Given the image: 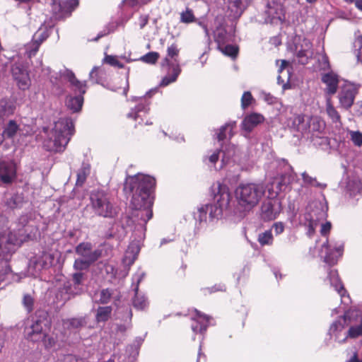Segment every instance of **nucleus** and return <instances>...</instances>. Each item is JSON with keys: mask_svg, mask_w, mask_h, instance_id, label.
I'll use <instances>...</instances> for the list:
<instances>
[{"mask_svg": "<svg viewBox=\"0 0 362 362\" xmlns=\"http://www.w3.org/2000/svg\"><path fill=\"white\" fill-rule=\"evenodd\" d=\"M239 153V150L238 148L233 145L230 144L225 150L223 151V158L221 160V165L220 168H222L224 165L227 164L230 160H233V161H236L238 154Z\"/></svg>", "mask_w": 362, "mask_h": 362, "instance_id": "32", "label": "nucleus"}, {"mask_svg": "<svg viewBox=\"0 0 362 362\" xmlns=\"http://www.w3.org/2000/svg\"><path fill=\"white\" fill-rule=\"evenodd\" d=\"M74 132L72 120L70 118H61L54 123L48 139L44 142V146L50 151L62 152L65 149Z\"/></svg>", "mask_w": 362, "mask_h": 362, "instance_id": "6", "label": "nucleus"}, {"mask_svg": "<svg viewBox=\"0 0 362 362\" xmlns=\"http://www.w3.org/2000/svg\"><path fill=\"white\" fill-rule=\"evenodd\" d=\"M42 74L43 76H49V81L50 82L54 85L57 83L58 80V74L54 73L52 74V71L49 67L42 68Z\"/></svg>", "mask_w": 362, "mask_h": 362, "instance_id": "54", "label": "nucleus"}, {"mask_svg": "<svg viewBox=\"0 0 362 362\" xmlns=\"http://www.w3.org/2000/svg\"><path fill=\"white\" fill-rule=\"evenodd\" d=\"M211 190L214 194L213 203L202 206L198 210L201 221L206 218V213H209L211 219L219 218L223 210L226 209L229 205L230 194L226 185L218 182L212 185Z\"/></svg>", "mask_w": 362, "mask_h": 362, "instance_id": "4", "label": "nucleus"}, {"mask_svg": "<svg viewBox=\"0 0 362 362\" xmlns=\"http://www.w3.org/2000/svg\"><path fill=\"white\" fill-rule=\"evenodd\" d=\"M258 242L261 245H270L273 243V235L271 230H266L258 235Z\"/></svg>", "mask_w": 362, "mask_h": 362, "instance_id": "42", "label": "nucleus"}, {"mask_svg": "<svg viewBox=\"0 0 362 362\" xmlns=\"http://www.w3.org/2000/svg\"><path fill=\"white\" fill-rule=\"evenodd\" d=\"M179 52L180 50L176 44H172L169 46L167 49V56L162 62V66H167L173 68L175 65L179 66V61L177 59Z\"/></svg>", "mask_w": 362, "mask_h": 362, "instance_id": "28", "label": "nucleus"}, {"mask_svg": "<svg viewBox=\"0 0 362 362\" xmlns=\"http://www.w3.org/2000/svg\"><path fill=\"white\" fill-rule=\"evenodd\" d=\"M78 6V0L53 1L52 12L56 18L68 16Z\"/></svg>", "mask_w": 362, "mask_h": 362, "instance_id": "16", "label": "nucleus"}, {"mask_svg": "<svg viewBox=\"0 0 362 362\" xmlns=\"http://www.w3.org/2000/svg\"><path fill=\"white\" fill-rule=\"evenodd\" d=\"M325 124L323 120L317 117H311L309 119V130H308L307 134H310V138L312 139L314 137L321 138V134L324 131Z\"/></svg>", "mask_w": 362, "mask_h": 362, "instance_id": "26", "label": "nucleus"}, {"mask_svg": "<svg viewBox=\"0 0 362 362\" xmlns=\"http://www.w3.org/2000/svg\"><path fill=\"white\" fill-rule=\"evenodd\" d=\"M150 1L151 0H123L122 4L129 7H136L146 4Z\"/></svg>", "mask_w": 362, "mask_h": 362, "instance_id": "56", "label": "nucleus"}, {"mask_svg": "<svg viewBox=\"0 0 362 362\" xmlns=\"http://www.w3.org/2000/svg\"><path fill=\"white\" fill-rule=\"evenodd\" d=\"M289 172L276 177L267 186L269 199L265 200L261 206V218L264 221H272L278 217L281 211V202L276 199L279 193L286 189L296 179V175L291 167L288 166Z\"/></svg>", "mask_w": 362, "mask_h": 362, "instance_id": "3", "label": "nucleus"}, {"mask_svg": "<svg viewBox=\"0 0 362 362\" xmlns=\"http://www.w3.org/2000/svg\"><path fill=\"white\" fill-rule=\"evenodd\" d=\"M133 100L136 103L134 107H132L130 112L127 115L129 119L136 120L147 114L149 110L150 103L145 98H134Z\"/></svg>", "mask_w": 362, "mask_h": 362, "instance_id": "19", "label": "nucleus"}, {"mask_svg": "<svg viewBox=\"0 0 362 362\" xmlns=\"http://www.w3.org/2000/svg\"><path fill=\"white\" fill-rule=\"evenodd\" d=\"M302 178L305 185L320 187H322V185L319 183L315 178L310 177L306 173H302Z\"/></svg>", "mask_w": 362, "mask_h": 362, "instance_id": "55", "label": "nucleus"}, {"mask_svg": "<svg viewBox=\"0 0 362 362\" xmlns=\"http://www.w3.org/2000/svg\"><path fill=\"white\" fill-rule=\"evenodd\" d=\"M40 341L43 343L46 349H50L53 347L56 343L55 339L52 337L49 336L46 333V331L45 332V337H43Z\"/></svg>", "mask_w": 362, "mask_h": 362, "instance_id": "57", "label": "nucleus"}, {"mask_svg": "<svg viewBox=\"0 0 362 362\" xmlns=\"http://www.w3.org/2000/svg\"><path fill=\"white\" fill-rule=\"evenodd\" d=\"M247 6V0H232L229 3V8L234 15L239 16Z\"/></svg>", "mask_w": 362, "mask_h": 362, "instance_id": "34", "label": "nucleus"}, {"mask_svg": "<svg viewBox=\"0 0 362 362\" xmlns=\"http://www.w3.org/2000/svg\"><path fill=\"white\" fill-rule=\"evenodd\" d=\"M159 58V54L156 52H151L141 57V60L148 64H154Z\"/></svg>", "mask_w": 362, "mask_h": 362, "instance_id": "53", "label": "nucleus"}, {"mask_svg": "<svg viewBox=\"0 0 362 362\" xmlns=\"http://www.w3.org/2000/svg\"><path fill=\"white\" fill-rule=\"evenodd\" d=\"M2 132L4 139L9 140H13L23 134L21 123L14 119H10L4 124Z\"/></svg>", "mask_w": 362, "mask_h": 362, "instance_id": "24", "label": "nucleus"}, {"mask_svg": "<svg viewBox=\"0 0 362 362\" xmlns=\"http://www.w3.org/2000/svg\"><path fill=\"white\" fill-rule=\"evenodd\" d=\"M90 205L95 214L105 218H113L118 210L103 191H93L90 195Z\"/></svg>", "mask_w": 362, "mask_h": 362, "instance_id": "7", "label": "nucleus"}, {"mask_svg": "<svg viewBox=\"0 0 362 362\" xmlns=\"http://www.w3.org/2000/svg\"><path fill=\"white\" fill-rule=\"evenodd\" d=\"M28 220V215H23L18 222L9 225L8 218L0 216V282L10 275L8 262L13 254L23 242L33 237Z\"/></svg>", "mask_w": 362, "mask_h": 362, "instance_id": "2", "label": "nucleus"}, {"mask_svg": "<svg viewBox=\"0 0 362 362\" xmlns=\"http://www.w3.org/2000/svg\"><path fill=\"white\" fill-rule=\"evenodd\" d=\"M140 28L142 29L148 22V16L147 15H141L139 19Z\"/></svg>", "mask_w": 362, "mask_h": 362, "instance_id": "63", "label": "nucleus"}, {"mask_svg": "<svg viewBox=\"0 0 362 362\" xmlns=\"http://www.w3.org/2000/svg\"><path fill=\"white\" fill-rule=\"evenodd\" d=\"M171 69L173 74L171 76L164 77L160 83L161 86H165L170 84V83H173L176 81L177 76H179L181 71L180 66L175 65L173 66V68Z\"/></svg>", "mask_w": 362, "mask_h": 362, "instance_id": "40", "label": "nucleus"}, {"mask_svg": "<svg viewBox=\"0 0 362 362\" xmlns=\"http://www.w3.org/2000/svg\"><path fill=\"white\" fill-rule=\"evenodd\" d=\"M86 323L85 319L83 318H72L70 320H66L63 321V325L64 327L68 328H78L83 326Z\"/></svg>", "mask_w": 362, "mask_h": 362, "instance_id": "45", "label": "nucleus"}, {"mask_svg": "<svg viewBox=\"0 0 362 362\" xmlns=\"http://www.w3.org/2000/svg\"><path fill=\"white\" fill-rule=\"evenodd\" d=\"M214 40L218 45V47L223 46L228 41V35L226 30L221 27L217 28L214 32Z\"/></svg>", "mask_w": 362, "mask_h": 362, "instance_id": "37", "label": "nucleus"}, {"mask_svg": "<svg viewBox=\"0 0 362 362\" xmlns=\"http://www.w3.org/2000/svg\"><path fill=\"white\" fill-rule=\"evenodd\" d=\"M317 223L315 220H312L309 223V224H308V234L309 235H313L314 233L315 228L317 227Z\"/></svg>", "mask_w": 362, "mask_h": 362, "instance_id": "62", "label": "nucleus"}, {"mask_svg": "<svg viewBox=\"0 0 362 362\" xmlns=\"http://www.w3.org/2000/svg\"><path fill=\"white\" fill-rule=\"evenodd\" d=\"M261 98L269 105L275 104L277 103V98L273 96L269 93L262 92Z\"/></svg>", "mask_w": 362, "mask_h": 362, "instance_id": "59", "label": "nucleus"}, {"mask_svg": "<svg viewBox=\"0 0 362 362\" xmlns=\"http://www.w3.org/2000/svg\"><path fill=\"white\" fill-rule=\"evenodd\" d=\"M348 133L350 136V139L355 146H361L362 145V132L350 130Z\"/></svg>", "mask_w": 362, "mask_h": 362, "instance_id": "46", "label": "nucleus"}, {"mask_svg": "<svg viewBox=\"0 0 362 362\" xmlns=\"http://www.w3.org/2000/svg\"><path fill=\"white\" fill-rule=\"evenodd\" d=\"M273 229L274 230L276 235H279L284 232V225L281 222L275 223L273 225Z\"/></svg>", "mask_w": 362, "mask_h": 362, "instance_id": "60", "label": "nucleus"}, {"mask_svg": "<svg viewBox=\"0 0 362 362\" xmlns=\"http://www.w3.org/2000/svg\"><path fill=\"white\" fill-rule=\"evenodd\" d=\"M345 362H362V358L360 359L358 356L357 352H354L353 355Z\"/></svg>", "mask_w": 362, "mask_h": 362, "instance_id": "64", "label": "nucleus"}, {"mask_svg": "<svg viewBox=\"0 0 362 362\" xmlns=\"http://www.w3.org/2000/svg\"><path fill=\"white\" fill-rule=\"evenodd\" d=\"M254 101V98L250 91H245L241 98V107L246 109Z\"/></svg>", "mask_w": 362, "mask_h": 362, "instance_id": "51", "label": "nucleus"}, {"mask_svg": "<svg viewBox=\"0 0 362 362\" xmlns=\"http://www.w3.org/2000/svg\"><path fill=\"white\" fill-rule=\"evenodd\" d=\"M326 111L333 122H337L339 121L340 116L334 106L331 104L330 99L327 100Z\"/></svg>", "mask_w": 362, "mask_h": 362, "instance_id": "44", "label": "nucleus"}, {"mask_svg": "<svg viewBox=\"0 0 362 362\" xmlns=\"http://www.w3.org/2000/svg\"><path fill=\"white\" fill-rule=\"evenodd\" d=\"M354 46L357 51L356 57L358 61L362 62V35L356 34V39Z\"/></svg>", "mask_w": 362, "mask_h": 362, "instance_id": "48", "label": "nucleus"}, {"mask_svg": "<svg viewBox=\"0 0 362 362\" xmlns=\"http://www.w3.org/2000/svg\"><path fill=\"white\" fill-rule=\"evenodd\" d=\"M54 262V257L52 254L48 252H42L37 255L30 259L28 268L32 271L33 275H36L42 269L49 268Z\"/></svg>", "mask_w": 362, "mask_h": 362, "instance_id": "14", "label": "nucleus"}, {"mask_svg": "<svg viewBox=\"0 0 362 362\" xmlns=\"http://www.w3.org/2000/svg\"><path fill=\"white\" fill-rule=\"evenodd\" d=\"M328 277L332 286L337 291L341 297V303L344 305H349L351 302L349 296L346 294V291L340 281L337 271L331 269L329 272Z\"/></svg>", "mask_w": 362, "mask_h": 362, "instance_id": "17", "label": "nucleus"}, {"mask_svg": "<svg viewBox=\"0 0 362 362\" xmlns=\"http://www.w3.org/2000/svg\"><path fill=\"white\" fill-rule=\"evenodd\" d=\"M235 126V122H229L222 126L218 133L217 134V138L219 141L227 139L228 136L230 138L233 136V129Z\"/></svg>", "mask_w": 362, "mask_h": 362, "instance_id": "36", "label": "nucleus"}, {"mask_svg": "<svg viewBox=\"0 0 362 362\" xmlns=\"http://www.w3.org/2000/svg\"><path fill=\"white\" fill-rule=\"evenodd\" d=\"M357 90L352 85H345L339 94L340 105L344 108L349 109L354 103Z\"/></svg>", "mask_w": 362, "mask_h": 362, "instance_id": "21", "label": "nucleus"}, {"mask_svg": "<svg viewBox=\"0 0 362 362\" xmlns=\"http://www.w3.org/2000/svg\"><path fill=\"white\" fill-rule=\"evenodd\" d=\"M112 296V291L109 288L103 289L100 292L99 303L105 304L110 302Z\"/></svg>", "mask_w": 362, "mask_h": 362, "instance_id": "49", "label": "nucleus"}, {"mask_svg": "<svg viewBox=\"0 0 362 362\" xmlns=\"http://www.w3.org/2000/svg\"><path fill=\"white\" fill-rule=\"evenodd\" d=\"M48 326L46 319H37L34 320L24 330L25 337L33 342H38L45 337V332Z\"/></svg>", "mask_w": 362, "mask_h": 362, "instance_id": "12", "label": "nucleus"}, {"mask_svg": "<svg viewBox=\"0 0 362 362\" xmlns=\"http://www.w3.org/2000/svg\"><path fill=\"white\" fill-rule=\"evenodd\" d=\"M264 23L277 25L284 21V10L281 4L272 1L267 4L264 13Z\"/></svg>", "mask_w": 362, "mask_h": 362, "instance_id": "13", "label": "nucleus"}, {"mask_svg": "<svg viewBox=\"0 0 362 362\" xmlns=\"http://www.w3.org/2000/svg\"><path fill=\"white\" fill-rule=\"evenodd\" d=\"M310 117L298 115L294 116L292 122V127L303 134H307L309 130Z\"/></svg>", "mask_w": 362, "mask_h": 362, "instance_id": "30", "label": "nucleus"}, {"mask_svg": "<svg viewBox=\"0 0 362 362\" xmlns=\"http://www.w3.org/2000/svg\"><path fill=\"white\" fill-rule=\"evenodd\" d=\"M48 36V30L45 28H40L34 34L33 42L26 45V52L30 58L36 54L41 43L45 40Z\"/></svg>", "mask_w": 362, "mask_h": 362, "instance_id": "20", "label": "nucleus"}, {"mask_svg": "<svg viewBox=\"0 0 362 362\" xmlns=\"http://www.w3.org/2000/svg\"><path fill=\"white\" fill-rule=\"evenodd\" d=\"M321 80L326 86L325 91L327 94L332 95L336 93L339 82V76L336 73L329 71L323 74Z\"/></svg>", "mask_w": 362, "mask_h": 362, "instance_id": "23", "label": "nucleus"}, {"mask_svg": "<svg viewBox=\"0 0 362 362\" xmlns=\"http://www.w3.org/2000/svg\"><path fill=\"white\" fill-rule=\"evenodd\" d=\"M90 173V165L88 163H83L77 172L76 185L82 186Z\"/></svg>", "mask_w": 362, "mask_h": 362, "instance_id": "35", "label": "nucleus"}, {"mask_svg": "<svg viewBox=\"0 0 362 362\" xmlns=\"http://www.w3.org/2000/svg\"><path fill=\"white\" fill-rule=\"evenodd\" d=\"M344 243L341 240L331 242L327 240L321 247L320 255L329 265L335 264L343 255Z\"/></svg>", "mask_w": 362, "mask_h": 362, "instance_id": "9", "label": "nucleus"}, {"mask_svg": "<svg viewBox=\"0 0 362 362\" xmlns=\"http://www.w3.org/2000/svg\"><path fill=\"white\" fill-rule=\"evenodd\" d=\"M350 313L349 310L344 311L343 317L334 321L329 327L330 339L338 344L344 343L349 337V332L346 330V327L349 325L347 319L351 317Z\"/></svg>", "mask_w": 362, "mask_h": 362, "instance_id": "10", "label": "nucleus"}, {"mask_svg": "<svg viewBox=\"0 0 362 362\" xmlns=\"http://www.w3.org/2000/svg\"><path fill=\"white\" fill-rule=\"evenodd\" d=\"M265 194V187L262 184L247 183L240 185L235 190L237 207L241 212L252 211Z\"/></svg>", "mask_w": 362, "mask_h": 362, "instance_id": "5", "label": "nucleus"}, {"mask_svg": "<svg viewBox=\"0 0 362 362\" xmlns=\"http://www.w3.org/2000/svg\"><path fill=\"white\" fill-rule=\"evenodd\" d=\"M156 185L153 177L144 174L129 176L125 181L124 190L128 196H131L130 207L132 218H122V228L130 226L132 223L146 229V223L152 218V206L153 197L152 190Z\"/></svg>", "mask_w": 362, "mask_h": 362, "instance_id": "1", "label": "nucleus"}, {"mask_svg": "<svg viewBox=\"0 0 362 362\" xmlns=\"http://www.w3.org/2000/svg\"><path fill=\"white\" fill-rule=\"evenodd\" d=\"M76 252L82 258L88 259V262H95L101 255L99 250H92V245L90 243H81L76 247Z\"/></svg>", "mask_w": 362, "mask_h": 362, "instance_id": "22", "label": "nucleus"}, {"mask_svg": "<svg viewBox=\"0 0 362 362\" xmlns=\"http://www.w3.org/2000/svg\"><path fill=\"white\" fill-rule=\"evenodd\" d=\"M63 75L69 81V82L78 90V95L76 96H69L66 98V105L67 107L74 112L81 110L83 103V95L86 93V84L78 81L74 73L69 70L66 69Z\"/></svg>", "mask_w": 362, "mask_h": 362, "instance_id": "8", "label": "nucleus"}, {"mask_svg": "<svg viewBox=\"0 0 362 362\" xmlns=\"http://www.w3.org/2000/svg\"><path fill=\"white\" fill-rule=\"evenodd\" d=\"M24 202V197L22 194H15L7 199L6 205L11 209L20 208L23 206Z\"/></svg>", "mask_w": 362, "mask_h": 362, "instance_id": "39", "label": "nucleus"}, {"mask_svg": "<svg viewBox=\"0 0 362 362\" xmlns=\"http://www.w3.org/2000/svg\"><path fill=\"white\" fill-rule=\"evenodd\" d=\"M12 78L19 89L28 90L31 85V79L27 63L17 62L12 64L11 69Z\"/></svg>", "mask_w": 362, "mask_h": 362, "instance_id": "11", "label": "nucleus"}, {"mask_svg": "<svg viewBox=\"0 0 362 362\" xmlns=\"http://www.w3.org/2000/svg\"><path fill=\"white\" fill-rule=\"evenodd\" d=\"M219 154H220L219 150H216L213 152H209V155L204 157V162L206 165H210V164L214 165V164H216V163L218 161V160L219 158Z\"/></svg>", "mask_w": 362, "mask_h": 362, "instance_id": "47", "label": "nucleus"}, {"mask_svg": "<svg viewBox=\"0 0 362 362\" xmlns=\"http://www.w3.org/2000/svg\"><path fill=\"white\" fill-rule=\"evenodd\" d=\"M145 274L143 272H138L132 277V288L135 292L134 298H133L134 307L140 310H145L148 306V301L146 297L143 294L139 293V284L144 277Z\"/></svg>", "mask_w": 362, "mask_h": 362, "instance_id": "15", "label": "nucleus"}, {"mask_svg": "<svg viewBox=\"0 0 362 362\" xmlns=\"http://www.w3.org/2000/svg\"><path fill=\"white\" fill-rule=\"evenodd\" d=\"M264 117L262 115L257 112L251 113L247 115L242 122V129L250 133L255 127L262 123Z\"/></svg>", "mask_w": 362, "mask_h": 362, "instance_id": "25", "label": "nucleus"}, {"mask_svg": "<svg viewBox=\"0 0 362 362\" xmlns=\"http://www.w3.org/2000/svg\"><path fill=\"white\" fill-rule=\"evenodd\" d=\"M16 110L15 103L9 100H0V119L12 115Z\"/></svg>", "mask_w": 362, "mask_h": 362, "instance_id": "33", "label": "nucleus"}, {"mask_svg": "<svg viewBox=\"0 0 362 362\" xmlns=\"http://www.w3.org/2000/svg\"><path fill=\"white\" fill-rule=\"evenodd\" d=\"M139 251L140 247L139 243L136 242H132L125 251L122 259L123 264L127 267H130L133 264L137 258Z\"/></svg>", "mask_w": 362, "mask_h": 362, "instance_id": "27", "label": "nucleus"}, {"mask_svg": "<svg viewBox=\"0 0 362 362\" xmlns=\"http://www.w3.org/2000/svg\"><path fill=\"white\" fill-rule=\"evenodd\" d=\"M16 168L11 160L0 162V181L4 184H10L16 177Z\"/></svg>", "mask_w": 362, "mask_h": 362, "instance_id": "18", "label": "nucleus"}, {"mask_svg": "<svg viewBox=\"0 0 362 362\" xmlns=\"http://www.w3.org/2000/svg\"><path fill=\"white\" fill-rule=\"evenodd\" d=\"M34 298L30 294H25L23 298V304L28 312H31L34 307Z\"/></svg>", "mask_w": 362, "mask_h": 362, "instance_id": "52", "label": "nucleus"}, {"mask_svg": "<svg viewBox=\"0 0 362 362\" xmlns=\"http://www.w3.org/2000/svg\"><path fill=\"white\" fill-rule=\"evenodd\" d=\"M354 115L358 117L362 116V100L358 101L354 105Z\"/></svg>", "mask_w": 362, "mask_h": 362, "instance_id": "61", "label": "nucleus"}, {"mask_svg": "<svg viewBox=\"0 0 362 362\" xmlns=\"http://www.w3.org/2000/svg\"><path fill=\"white\" fill-rule=\"evenodd\" d=\"M180 21L181 23L189 24L196 22L197 19L194 15L193 11L189 8H186L185 10L180 13Z\"/></svg>", "mask_w": 362, "mask_h": 362, "instance_id": "41", "label": "nucleus"}, {"mask_svg": "<svg viewBox=\"0 0 362 362\" xmlns=\"http://www.w3.org/2000/svg\"><path fill=\"white\" fill-rule=\"evenodd\" d=\"M112 308L110 306L99 307L97 310L95 319L98 322H106L110 317Z\"/></svg>", "mask_w": 362, "mask_h": 362, "instance_id": "38", "label": "nucleus"}, {"mask_svg": "<svg viewBox=\"0 0 362 362\" xmlns=\"http://www.w3.org/2000/svg\"><path fill=\"white\" fill-rule=\"evenodd\" d=\"M105 62L112 66L119 68H122L124 66L123 64L118 61L117 57L115 56L107 55L105 58Z\"/></svg>", "mask_w": 362, "mask_h": 362, "instance_id": "58", "label": "nucleus"}, {"mask_svg": "<svg viewBox=\"0 0 362 362\" xmlns=\"http://www.w3.org/2000/svg\"><path fill=\"white\" fill-rule=\"evenodd\" d=\"M209 320V317L208 316L196 310V316L194 317L196 324L192 325L193 332L195 333H203L205 332L208 327Z\"/></svg>", "mask_w": 362, "mask_h": 362, "instance_id": "31", "label": "nucleus"}, {"mask_svg": "<svg viewBox=\"0 0 362 362\" xmlns=\"http://www.w3.org/2000/svg\"><path fill=\"white\" fill-rule=\"evenodd\" d=\"M84 280V275L81 272H76L73 274L72 281L73 286L66 289V292L70 296H75L81 293L83 291V282Z\"/></svg>", "mask_w": 362, "mask_h": 362, "instance_id": "29", "label": "nucleus"}, {"mask_svg": "<svg viewBox=\"0 0 362 362\" xmlns=\"http://www.w3.org/2000/svg\"><path fill=\"white\" fill-rule=\"evenodd\" d=\"M93 262H88L84 258L76 259L74 262V267L76 270H83L87 269Z\"/></svg>", "mask_w": 362, "mask_h": 362, "instance_id": "50", "label": "nucleus"}, {"mask_svg": "<svg viewBox=\"0 0 362 362\" xmlns=\"http://www.w3.org/2000/svg\"><path fill=\"white\" fill-rule=\"evenodd\" d=\"M218 49L225 55L229 56L232 58H235L238 52V48L235 45H226L225 44L223 46L218 47Z\"/></svg>", "mask_w": 362, "mask_h": 362, "instance_id": "43", "label": "nucleus"}]
</instances>
